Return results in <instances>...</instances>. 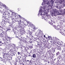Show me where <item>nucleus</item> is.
Instances as JSON below:
<instances>
[{
  "mask_svg": "<svg viewBox=\"0 0 65 65\" xmlns=\"http://www.w3.org/2000/svg\"><path fill=\"white\" fill-rule=\"evenodd\" d=\"M32 57L33 58H36V55L35 54H34Z\"/></svg>",
  "mask_w": 65,
  "mask_h": 65,
  "instance_id": "nucleus-28",
  "label": "nucleus"
},
{
  "mask_svg": "<svg viewBox=\"0 0 65 65\" xmlns=\"http://www.w3.org/2000/svg\"><path fill=\"white\" fill-rule=\"evenodd\" d=\"M64 1H65V0H63V1H61V3H63V2H64Z\"/></svg>",
  "mask_w": 65,
  "mask_h": 65,
  "instance_id": "nucleus-39",
  "label": "nucleus"
},
{
  "mask_svg": "<svg viewBox=\"0 0 65 65\" xmlns=\"http://www.w3.org/2000/svg\"><path fill=\"white\" fill-rule=\"evenodd\" d=\"M59 54H60V52H58L57 53H56V56H58V55H59Z\"/></svg>",
  "mask_w": 65,
  "mask_h": 65,
  "instance_id": "nucleus-23",
  "label": "nucleus"
},
{
  "mask_svg": "<svg viewBox=\"0 0 65 65\" xmlns=\"http://www.w3.org/2000/svg\"><path fill=\"white\" fill-rule=\"evenodd\" d=\"M4 37H5V40H9L8 39V36H7V34H5L4 35Z\"/></svg>",
  "mask_w": 65,
  "mask_h": 65,
  "instance_id": "nucleus-10",
  "label": "nucleus"
},
{
  "mask_svg": "<svg viewBox=\"0 0 65 65\" xmlns=\"http://www.w3.org/2000/svg\"><path fill=\"white\" fill-rule=\"evenodd\" d=\"M26 38L27 39H28V40L29 39V38H30L28 37V36H26Z\"/></svg>",
  "mask_w": 65,
  "mask_h": 65,
  "instance_id": "nucleus-33",
  "label": "nucleus"
},
{
  "mask_svg": "<svg viewBox=\"0 0 65 65\" xmlns=\"http://www.w3.org/2000/svg\"><path fill=\"white\" fill-rule=\"evenodd\" d=\"M15 48H16V49H17V50H18V47H17V46H16V47H15Z\"/></svg>",
  "mask_w": 65,
  "mask_h": 65,
  "instance_id": "nucleus-45",
  "label": "nucleus"
},
{
  "mask_svg": "<svg viewBox=\"0 0 65 65\" xmlns=\"http://www.w3.org/2000/svg\"><path fill=\"white\" fill-rule=\"evenodd\" d=\"M55 43H54L53 45L55 47V49H56L57 48V47H58V40L59 39H57V38L56 37H55Z\"/></svg>",
  "mask_w": 65,
  "mask_h": 65,
  "instance_id": "nucleus-4",
  "label": "nucleus"
},
{
  "mask_svg": "<svg viewBox=\"0 0 65 65\" xmlns=\"http://www.w3.org/2000/svg\"><path fill=\"white\" fill-rule=\"evenodd\" d=\"M27 49V50H29V48L28 47H25Z\"/></svg>",
  "mask_w": 65,
  "mask_h": 65,
  "instance_id": "nucleus-46",
  "label": "nucleus"
},
{
  "mask_svg": "<svg viewBox=\"0 0 65 65\" xmlns=\"http://www.w3.org/2000/svg\"><path fill=\"white\" fill-rule=\"evenodd\" d=\"M14 33L16 35H17V31H14Z\"/></svg>",
  "mask_w": 65,
  "mask_h": 65,
  "instance_id": "nucleus-38",
  "label": "nucleus"
},
{
  "mask_svg": "<svg viewBox=\"0 0 65 65\" xmlns=\"http://www.w3.org/2000/svg\"><path fill=\"white\" fill-rule=\"evenodd\" d=\"M62 45V46L63 47H65V43H63Z\"/></svg>",
  "mask_w": 65,
  "mask_h": 65,
  "instance_id": "nucleus-32",
  "label": "nucleus"
},
{
  "mask_svg": "<svg viewBox=\"0 0 65 65\" xmlns=\"http://www.w3.org/2000/svg\"><path fill=\"white\" fill-rule=\"evenodd\" d=\"M31 62H32V60H30L28 62V63H31Z\"/></svg>",
  "mask_w": 65,
  "mask_h": 65,
  "instance_id": "nucleus-41",
  "label": "nucleus"
},
{
  "mask_svg": "<svg viewBox=\"0 0 65 65\" xmlns=\"http://www.w3.org/2000/svg\"><path fill=\"white\" fill-rule=\"evenodd\" d=\"M37 45L39 46H40V44L38 43H37Z\"/></svg>",
  "mask_w": 65,
  "mask_h": 65,
  "instance_id": "nucleus-53",
  "label": "nucleus"
},
{
  "mask_svg": "<svg viewBox=\"0 0 65 65\" xmlns=\"http://www.w3.org/2000/svg\"><path fill=\"white\" fill-rule=\"evenodd\" d=\"M29 41L28 42L30 44H32V39L31 38H29Z\"/></svg>",
  "mask_w": 65,
  "mask_h": 65,
  "instance_id": "nucleus-15",
  "label": "nucleus"
},
{
  "mask_svg": "<svg viewBox=\"0 0 65 65\" xmlns=\"http://www.w3.org/2000/svg\"><path fill=\"white\" fill-rule=\"evenodd\" d=\"M4 38H2V39L3 40H4Z\"/></svg>",
  "mask_w": 65,
  "mask_h": 65,
  "instance_id": "nucleus-63",
  "label": "nucleus"
},
{
  "mask_svg": "<svg viewBox=\"0 0 65 65\" xmlns=\"http://www.w3.org/2000/svg\"><path fill=\"white\" fill-rule=\"evenodd\" d=\"M63 43H63L62 42H59V44L60 45H62V46L63 45Z\"/></svg>",
  "mask_w": 65,
  "mask_h": 65,
  "instance_id": "nucleus-24",
  "label": "nucleus"
},
{
  "mask_svg": "<svg viewBox=\"0 0 65 65\" xmlns=\"http://www.w3.org/2000/svg\"><path fill=\"white\" fill-rule=\"evenodd\" d=\"M2 14L4 15V16L5 15H8L6 13V12H5V13H3Z\"/></svg>",
  "mask_w": 65,
  "mask_h": 65,
  "instance_id": "nucleus-27",
  "label": "nucleus"
},
{
  "mask_svg": "<svg viewBox=\"0 0 65 65\" xmlns=\"http://www.w3.org/2000/svg\"><path fill=\"white\" fill-rule=\"evenodd\" d=\"M51 3H54V1L53 0H51Z\"/></svg>",
  "mask_w": 65,
  "mask_h": 65,
  "instance_id": "nucleus-54",
  "label": "nucleus"
},
{
  "mask_svg": "<svg viewBox=\"0 0 65 65\" xmlns=\"http://www.w3.org/2000/svg\"><path fill=\"white\" fill-rule=\"evenodd\" d=\"M63 5L65 7V3L63 4Z\"/></svg>",
  "mask_w": 65,
  "mask_h": 65,
  "instance_id": "nucleus-62",
  "label": "nucleus"
},
{
  "mask_svg": "<svg viewBox=\"0 0 65 65\" xmlns=\"http://www.w3.org/2000/svg\"><path fill=\"white\" fill-rule=\"evenodd\" d=\"M36 35H37V36H38V35H39V34L38 33L37 34V33H36Z\"/></svg>",
  "mask_w": 65,
  "mask_h": 65,
  "instance_id": "nucleus-48",
  "label": "nucleus"
},
{
  "mask_svg": "<svg viewBox=\"0 0 65 65\" xmlns=\"http://www.w3.org/2000/svg\"><path fill=\"white\" fill-rule=\"evenodd\" d=\"M15 37L17 38H19V36H17V35H16Z\"/></svg>",
  "mask_w": 65,
  "mask_h": 65,
  "instance_id": "nucleus-51",
  "label": "nucleus"
},
{
  "mask_svg": "<svg viewBox=\"0 0 65 65\" xmlns=\"http://www.w3.org/2000/svg\"><path fill=\"white\" fill-rule=\"evenodd\" d=\"M12 20H14V18H11Z\"/></svg>",
  "mask_w": 65,
  "mask_h": 65,
  "instance_id": "nucleus-57",
  "label": "nucleus"
},
{
  "mask_svg": "<svg viewBox=\"0 0 65 65\" xmlns=\"http://www.w3.org/2000/svg\"><path fill=\"white\" fill-rule=\"evenodd\" d=\"M29 33L28 34L27 33V34L29 35L30 36H31V37L32 38H34V39H35V40H35V41H36V40H37V39H38V37L36 38H35V37H34L32 35V32H30V31H29Z\"/></svg>",
  "mask_w": 65,
  "mask_h": 65,
  "instance_id": "nucleus-5",
  "label": "nucleus"
},
{
  "mask_svg": "<svg viewBox=\"0 0 65 65\" xmlns=\"http://www.w3.org/2000/svg\"><path fill=\"white\" fill-rule=\"evenodd\" d=\"M5 48H6L5 49V50H8V49H9L8 46H6Z\"/></svg>",
  "mask_w": 65,
  "mask_h": 65,
  "instance_id": "nucleus-31",
  "label": "nucleus"
},
{
  "mask_svg": "<svg viewBox=\"0 0 65 65\" xmlns=\"http://www.w3.org/2000/svg\"><path fill=\"white\" fill-rule=\"evenodd\" d=\"M18 59H19V61H18V62L20 64H23V62H22V60H23V57L22 56H20V57H18Z\"/></svg>",
  "mask_w": 65,
  "mask_h": 65,
  "instance_id": "nucleus-7",
  "label": "nucleus"
},
{
  "mask_svg": "<svg viewBox=\"0 0 65 65\" xmlns=\"http://www.w3.org/2000/svg\"><path fill=\"white\" fill-rule=\"evenodd\" d=\"M57 47V50H60V51H61V48L60 46H58Z\"/></svg>",
  "mask_w": 65,
  "mask_h": 65,
  "instance_id": "nucleus-22",
  "label": "nucleus"
},
{
  "mask_svg": "<svg viewBox=\"0 0 65 65\" xmlns=\"http://www.w3.org/2000/svg\"><path fill=\"white\" fill-rule=\"evenodd\" d=\"M10 25H9V27H12V28H13L12 26H13V25L12 24H11H11H10Z\"/></svg>",
  "mask_w": 65,
  "mask_h": 65,
  "instance_id": "nucleus-26",
  "label": "nucleus"
},
{
  "mask_svg": "<svg viewBox=\"0 0 65 65\" xmlns=\"http://www.w3.org/2000/svg\"><path fill=\"white\" fill-rule=\"evenodd\" d=\"M16 51L15 50H14V52H11V54L12 55H11L12 56H15V54H16Z\"/></svg>",
  "mask_w": 65,
  "mask_h": 65,
  "instance_id": "nucleus-13",
  "label": "nucleus"
},
{
  "mask_svg": "<svg viewBox=\"0 0 65 65\" xmlns=\"http://www.w3.org/2000/svg\"><path fill=\"white\" fill-rule=\"evenodd\" d=\"M27 23H28V24H29V25H31V24H30V22H28V21L27 22Z\"/></svg>",
  "mask_w": 65,
  "mask_h": 65,
  "instance_id": "nucleus-40",
  "label": "nucleus"
},
{
  "mask_svg": "<svg viewBox=\"0 0 65 65\" xmlns=\"http://www.w3.org/2000/svg\"><path fill=\"white\" fill-rule=\"evenodd\" d=\"M26 33V32H24L23 31H21L20 34H21L22 35H24V34Z\"/></svg>",
  "mask_w": 65,
  "mask_h": 65,
  "instance_id": "nucleus-20",
  "label": "nucleus"
},
{
  "mask_svg": "<svg viewBox=\"0 0 65 65\" xmlns=\"http://www.w3.org/2000/svg\"><path fill=\"white\" fill-rule=\"evenodd\" d=\"M3 58L1 57H0V60L1 61H5V62H6V61H10V59H9L8 58V57L5 56L3 55Z\"/></svg>",
  "mask_w": 65,
  "mask_h": 65,
  "instance_id": "nucleus-3",
  "label": "nucleus"
},
{
  "mask_svg": "<svg viewBox=\"0 0 65 65\" xmlns=\"http://www.w3.org/2000/svg\"><path fill=\"white\" fill-rule=\"evenodd\" d=\"M22 19L23 20H25V19L23 17L22 18Z\"/></svg>",
  "mask_w": 65,
  "mask_h": 65,
  "instance_id": "nucleus-61",
  "label": "nucleus"
},
{
  "mask_svg": "<svg viewBox=\"0 0 65 65\" xmlns=\"http://www.w3.org/2000/svg\"><path fill=\"white\" fill-rule=\"evenodd\" d=\"M50 25H53V23H51Z\"/></svg>",
  "mask_w": 65,
  "mask_h": 65,
  "instance_id": "nucleus-60",
  "label": "nucleus"
},
{
  "mask_svg": "<svg viewBox=\"0 0 65 65\" xmlns=\"http://www.w3.org/2000/svg\"><path fill=\"white\" fill-rule=\"evenodd\" d=\"M7 15L4 16V18H5L6 19V17H7Z\"/></svg>",
  "mask_w": 65,
  "mask_h": 65,
  "instance_id": "nucleus-59",
  "label": "nucleus"
},
{
  "mask_svg": "<svg viewBox=\"0 0 65 65\" xmlns=\"http://www.w3.org/2000/svg\"><path fill=\"white\" fill-rule=\"evenodd\" d=\"M62 53H63V54L65 56V51H63L62 50Z\"/></svg>",
  "mask_w": 65,
  "mask_h": 65,
  "instance_id": "nucleus-30",
  "label": "nucleus"
},
{
  "mask_svg": "<svg viewBox=\"0 0 65 65\" xmlns=\"http://www.w3.org/2000/svg\"><path fill=\"white\" fill-rule=\"evenodd\" d=\"M3 34V32H2V33H1V34H0V35H4Z\"/></svg>",
  "mask_w": 65,
  "mask_h": 65,
  "instance_id": "nucleus-55",
  "label": "nucleus"
},
{
  "mask_svg": "<svg viewBox=\"0 0 65 65\" xmlns=\"http://www.w3.org/2000/svg\"><path fill=\"white\" fill-rule=\"evenodd\" d=\"M51 5L52 6H53V5H54V4H53V3H51Z\"/></svg>",
  "mask_w": 65,
  "mask_h": 65,
  "instance_id": "nucleus-52",
  "label": "nucleus"
},
{
  "mask_svg": "<svg viewBox=\"0 0 65 65\" xmlns=\"http://www.w3.org/2000/svg\"><path fill=\"white\" fill-rule=\"evenodd\" d=\"M25 52H27V50H28L26 48V47L25 48Z\"/></svg>",
  "mask_w": 65,
  "mask_h": 65,
  "instance_id": "nucleus-43",
  "label": "nucleus"
},
{
  "mask_svg": "<svg viewBox=\"0 0 65 65\" xmlns=\"http://www.w3.org/2000/svg\"><path fill=\"white\" fill-rule=\"evenodd\" d=\"M18 55H21L22 54V52H18Z\"/></svg>",
  "mask_w": 65,
  "mask_h": 65,
  "instance_id": "nucleus-29",
  "label": "nucleus"
},
{
  "mask_svg": "<svg viewBox=\"0 0 65 65\" xmlns=\"http://www.w3.org/2000/svg\"><path fill=\"white\" fill-rule=\"evenodd\" d=\"M4 21H5L6 23H9V24H11V22H9V20L7 18H6V19H5Z\"/></svg>",
  "mask_w": 65,
  "mask_h": 65,
  "instance_id": "nucleus-9",
  "label": "nucleus"
},
{
  "mask_svg": "<svg viewBox=\"0 0 65 65\" xmlns=\"http://www.w3.org/2000/svg\"><path fill=\"white\" fill-rule=\"evenodd\" d=\"M26 61V60L25 58H22V63H23V62H24V63H25Z\"/></svg>",
  "mask_w": 65,
  "mask_h": 65,
  "instance_id": "nucleus-18",
  "label": "nucleus"
},
{
  "mask_svg": "<svg viewBox=\"0 0 65 65\" xmlns=\"http://www.w3.org/2000/svg\"><path fill=\"white\" fill-rule=\"evenodd\" d=\"M14 65H17V63L16 62H14Z\"/></svg>",
  "mask_w": 65,
  "mask_h": 65,
  "instance_id": "nucleus-42",
  "label": "nucleus"
},
{
  "mask_svg": "<svg viewBox=\"0 0 65 65\" xmlns=\"http://www.w3.org/2000/svg\"><path fill=\"white\" fill-rule=\"evenodd\" d=\"M28 46V47H29V48L30 49H32V48H33V47L32 46V45H29Z\"/></svg>",
  "mask_w": 65,
  "mask_h": 65,
  "instance_id": "nucleus-19",
  "label": "nucleus"
},
{
  "mask_svg": "<svg viewBox=\"0 0 65 65\" xmlns=\"http://www.w3.org/2000/svg\"><path fill=\"white\" fill-rule=\"evenodd\" d=\"M0 43H2V44H4V43L2 42L1 41H0Z\"/></svg>",
  "mask_w": 65,
  "mask_h": 65,
  "instance_id": "nucleus-44",
  "label": "nucleus"
},
{
  "mask_svg": "<svg viewBox=\"0 0 65 65\" xmlns=\"http://www.w3.org/2000/svg\"><path fill=\"white\" fill-rule=\"evenodd\" d=\"M9 62H10V65H12V63H11V62H10V61Z\"/></svg>",
  "mask_w": 65,
  "mask_h": 65,
  "instance_id": "nucleus-64",
  "label": "nucleus"
},
{
  "mask_svg": "<svg viewBox=\"0 0 65 65\" xmlns=\"http://www.w3.org/2000/svg\"><path fill=\"white\" fill-rule=\"evenodd\" d=\"M28 57H32V56H31V55L29 54V55H28Z\"/></svg>",
  "mask_w": 65,
  "mask_h": 65,
  "instance_id": "nucleus-37",
  "label": "nucleus"
},
{
  "mask_svg": "<svg viewBox=\"0 0 65 65\" xmlns=\"http://www.w3.org/2000/svg\"><path fill=\"white\" fill-rule=\"evenodd\" d=\"M0 37H2V38H4V35H0Z\"/></svg>",
  "mask_w": 65,
  "mask_h": 65,
  "instance_id": "nucleus-25",
  "label": "nucleus"
},
{
  "mask_svg": "<svg viewBox=\"0 0 65 65\" xmlns=\"http://www.w3.org/2000/svg\"><path fill=\"white\" fill-rule=\"evenodd\" d=\"M5 22V21H3L1 23V25H2V26H5V25H6Z\"/></svg>",
  "mask_w": 65,
  "mask_h": 65,
  "instance_id": "nucleus-16",
  "label": "nucleus"
},
{
  "mask_svg": "<svg viewBox=\"0 0 65 65\" xmlns=\"http://www.w3.org/2000/svg\"><path fill=\"white\" fill-rule=\"evenodd\" d=\"M65 57V56L62 55H61V58H64Z\"/></svg>",
  "mask_w": 65,
  "mask_h": 65,
  "instance_id": "nucleus-35",
  "label": "nucleus"
},
{
  "mask_svg": "<svg viewBox=\"0 0 65 65\" xmlns=\"http://www.w3.org/2000/svg\"><path fill=\"white\" fill-rule=\"evenodd\" d=\"M31 25H32V26L31 25V27H32V28H34V25L33 24H32Z\"/></svg>",
  "mask_w": 65,
  "mask_h": 65,
  "instance_id": "nucleus-49",
  "label": "nucleus"
},
{
  "mask_svg": "<svg viewBox=\"0 0 65 65\" xmlns=\"http://www.w3.org/2000/svg\"><path fill=\"white\" fill-rule=\"evenodd\" d=\"M2 53L3 54V56H4L6 57L9 56V54H8V53H4L3 52Z\"/></svg>",
  "mask_w": 65,
  "mask_h": 65,
  "instance_id": "nucleus-8",
  "label": "nucleus"
},
{
  "mask_svg": "<svg viewBox=\"0 0 65 65\" xmlns=\"http://www.w3.org/2000/svg\"><path fill=\"white\" fill-rule=\"evenodd\" d=\"M59 57L60 58H62V55H59Z\"/></svg>",
  "mask_w": 65,
  "mask_h": 65,
  "instance_id": "nucleus-47",
  "label": "nucleus"
},
{
  "mask_svg": "<svg viewBox=\"0 0 65 65\" xmlns=\"http://www.w3.org/2000/svg\"><path fill=\"white\" fill-rule=\"evenodd\" d=\"M19 25L20 28H20V31L21 32H26L25 30V29L23 28H25V25L24 24V23L23 22H20L19 23Z\"/></svg>",
  "mask_w": 65,
  "mask_h": 65,
  "instance_id": "nucleus-2",
  "label": "nucleus"
},
{
  "mask_svg": "<svg viewBox=\"0 0 65 65\" xmlns=\"http://www.w3.org/2000/svg\"><path fill=\"white\" fill-rule=\"evenodd\" d=\"M43 2L42 5H43V7H42V6H41V9H40L39 10L38 15L39 16V15L40 14V15H42V17H43L46 14L47 12H48L49 10H47V9H46L47 7L46 6H48V8L49 7L52 8V6L49 5L50 4L49 2L48 1L47 3H45V0H43ZM43 2L44 4H43Z\"/></svg>",
  "mask_w": 65,
  "mask_h": 65,
  "instance_id": "nucleus-1",
  "label": "nucleus"
},
{
  "mask_svg": "<svg viewBox=\"0 0 65 65\" xmlns=\"http://www.w3.org/2000/svg\"><path fill=\"white\" fill-rule=\"evenodd\" d=\"M53 12L54 13H57L58 14H60V13L58 11V10H57L56 9H54L53 10Z\"/></svg>",
  "mask_w": 65,
  "mask_h": 65,
  "instance_id": "nucleus-11",
  "label": "nucleus"
},
{
  "mask_svg": "<svg viewBox=\"0 0 65 65\" xmlns=\"http://www.w3.org/2000/svg\"><path fill=\"white\" fill-rule=\"evenodd\" d=\"M0 51H2L3 50V49L1 48H0Z\"/></svg>",
  "mask_w": 65,
  "mask_h": 65,
  "instance_id": "nucleus-50",
  "label": "nucleus"
},
{
  "mask_svg": "<svg viewBox=\"0 0 65 65\" xmlns=\"http://www.w3.org/2000/svg\"><path fill=\"white\" fill-rule=\"evenodd\" d=\"M15 61L16 62H18V61L19 62L20 61V60H19V58H15Z\"/></svg>",
  "mask_w": 65,
  "mask_h": 65,
  "instance_id": "nucleus-21",
  "label": "nucleus"
},
{
  "mask_svg": "<svg viewBox=\"0 0 65 65\" xmlns=\"http://www.w3.org/2000/svg\"><path fill=\"white\" fill-rule=\"evenodd\" d=\"M15 20V22H18V24H19V22H21V23H22V22H21V19H19V20H18V19L15 18V19H14V20Z\"/></svg>",
  "mask_w": 65,
  "mask_h": 65,
  "instance_id": "nucleus-12",
  "label": "nucleus"
},
{
  "mask_svg": "<svg viewBox=\"0 0 65 65\" xmlns=\"http://www.w3.org/2000/svg\"><path fill=\"white\" fill-rule=\"evenodd\" d=\"M55 29H56V30H60V31H61L62 29V26L59 25L57 26V27H55Z\"/></svg>",
  "mask_w": 65,
  "mask_h": 65,
  "instance_id": "nucleus-6",
  "label": "nucleus"
},
{
  "mask_svg": "<svg viewBox=\"0 0 65 65\" xmlns=\"http://www.w3.org/2000/svg\"><path fill=\"white\" fill-rule=\"evenodd\" d=\"M16 46L15 44H12L11 45V46L13 47V48H15Z\"/></svg>",
  "mask_w": 65,
  "mask_h": 65,
  "instance_id": "nucleus-14",
  "label": "nucleus"
},
{
  "mask_svg": "<svg viewBox=\"0 0 65 65\" xmlns=\"http://www.w3.org/2000/svg\"><path fill=\"white\" fill-rule=\"evenodd\" d=\"M10 50L11 52V53H12V52H14V50L13 51V49H11Z\"/></svg>",
  "mask_w": 65,
  "mask_h": 65,
  "instance_id": "nucleus-34",
  "label": "nucleus"
},
{
  "mask_svg": "<svg viewBox=\"0 0 65 65\" xmlns=\"http://www.w3.org/2000/svg\"><path fill=\"white\" fill-rule=\"evenodd\" d=\"M0 12H1V13H3L2 12V11L1 10H0Z\"/></svg>",
  "mask_w": 65,
  "mask_h": 65,
  "instance_id": "nucleus-56",
  "label": "nucleus"
},
{
  "mask_svg": "<svg viewBox=\"0 0 65 65\" xmlns=\"http://www.w3.org/2000/svg\"><path fill=\"white\" fill-rule=\"evenodd\" d=\"M28 63V62L26 61V65H30V63Z\"/></svg>",
  "mask_w": 65,
  "mask_h": 65,
  "instance_id": "nucleus-36",
  "label": "nucleus"
},
{
  "mask_svg": "<svg viewBox=\"0 0 65 65\" xmlns=\"http://www.w3.org/2000/svg\"><path fill=\"white\" fill-rule=\"evenodd\" d=\"M19 17L20 18H22V17L20 15H19Z\"/></svg>",
  "mask_w": 65,
  "mask_h": 65,
  "instance_id": "nucleus-58",
  "label": "nucleus"
},
{
  "mask_svg": "<svg viewBox=\"0 0 65 65\" xmlns=\"http://www.w3.org/2000/svg\"><path fill=\"white\" fill-rule=\"evenodd\" d=\"M2 4L1 5V6H3V7H5V9H8L7 8V6H6V5H3V4L1 3Z\"/></svg>",
  "mask_w": 65,
  "mask_h": 65,
  "instance_id": "nucleus-17",
  "label": "nucleus"
}]
</instances>
